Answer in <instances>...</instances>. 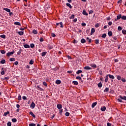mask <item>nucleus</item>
Here are the masks:
<instances>
[{"mask_svg":"<svg viewBox=\"0 0 126 126\" xmlns=\"http://www.w3.org/2000/svg\"><path fill=\"white\" fill-rule=\"evenodd\" d=\"M112 24H113V23H112V22H109L108 23V25H109V26H111V25H112Z\"/></svg>","mask_w":126,"mask_h":126,"instance_id":"64","label":"nucleus"},{"mask_svg":"<svg viewBox=\"0 0 126 126\" xmlns=\"http://www.w3.org/2000/svg\"><path fill=\"white\" fill-rule=\"evenodd\" d=\"M51 35L52 37H56V34H55L54 33H51Z\"/></svg>","mask_w":126,"mask_h":126,"instance_id":"60","label":"nucleus"},{"mask_svg":"<svg viewBox=\"0 0 126 126\" xmlns=\"http://www.w3.org/2000/svg\"><path fill=\"white\" fill-rule=\"evenodd\" d=\"M81 42L82 44H84V43H86V40H85V39L82 38V39L81 40Z\"/></svg>","mask_w":126,"mask_h":126,"instance_id":"15","label":"nucleus"},{"mask_svg":"<svg viewBox=\"0 0 126 126\" xmlns=\"http://www.w3.org/2000/svg\"><path fill=\"white\" fill-rule=\"evenodd\" d=\"M119 98L120 99H122V100H125L126 101V96H122V95H119Z\"/></svg>","mask_w":126,"mask_h":126,"instance_id":"4","label":"nucleus"},{"mask_svg":"<svg viewBox=\"0 0 126 126\" xmlns=\"http://www.w3.org/2000/svg\"><path fill=\"white\" fill-rule=\"evenodd\" d=\"M73 43L74 44H77V41L75 39V40H74L73 41Z\"/></svg>","mask_w":126,"mask_h":126,"instance_id":"58","label":"nucleus"},{"mask_svg":"<svg viewBox=\"0 0 126 126\" xmlns=\"http://www.w3.org/2000/svg\"><path fill=\"white\" fill-rule=\"evenodd\" d=\"M70 18L73 19V18H74V15L72 14Z\"/></svg>","mask_w":126,"mask_h":126,"instance_id":"62","label":"nucleus"},{"mask_svg":"<svg viewBox=\"0 0 126 126\" xmlns=\"http://www.w3.org/2000/svg\"><path fill=\"white\" fill-rule=\"evenodd\" d=\"M32 33H33V34H37L38 32H37L36 30H33L32 31Z\"/></svg>","mask_w":126,"mask_h":126,"instance_id":"32","label":"nucleus"},{"mask_svg":"<svg viewBox=\"0 0 126 126\" xmlns=\"http://www.w3.org/2000/svg\"><path fill=\"white\" fill-rule=\"evenodd\" d=\"M106 109H107V108H106V106H103V107H101L100 110L102 112H105V111H106Z\"/></svg>","mask_w":126,"mask_h":126,"instance_id":"8","label":"nucleus"},{"mask_svg":"<svg viewBox=\"0 0 126 126\" xmlns=\"http://www.w3.org/2000/svg\"><path fill=\"white\" fill-rule=\"evenodd\" d=\"M3 10H5V11H7V12H10V9L6 8H4Z\"/></svg>","mask_w":126,"mask_h":126,"instance_id":"20","label":"nucleus"},{"mask_svg":"<svg viewBox=\"0 0 126 126\" xmlns=\"http://www.w3.org/2000/svg\"><path fill=\"white\" fill-rule=\"evenodd\" d=\"M0 37L1 38H2L3 39H5V35L4 34H2L0 35Z\"/></svg>","mask_w":126,"mask_h":126,"instance_id":"40","label":"nucleus"},{"mask_svg":"<svg viewBox=\"0 0 126 126\" xmlns=\"http://www.w3.org/2000/svg\"><path fill=\"white\" fill-rule=\"evenodd\" d=\"M61 82H61V80H57L56 81V84H58V85L61 84Z\"/></svg>","mask_w":126,"mask_h":126,"instance_id":"19","label":"nucleus"},{"mask_svg":"<svg viewBox=\"0 0 126 126\" xmlns=\"http://www.w3.org/2000/svg\"><path fill=\"white\" fill-rule=\"evenodd\" d=\"M66 6H68V7H69V8H72V6L69 4V3H66Z\"/></svg>","mask_w":126,"mask_h":126,"instance_id":"16","label":"nucleus"},{"mask_svg":"<svg viewBox=\"0 0 126 126\" xmlns=\"http://www.w3.org/2000/svg\"><path fill=\"white\" fill-rule=\"evenodd\" d=\"M121 80H122V82H126V79H125L124 78H122Z\"/></svg>","mask_w":126,"mask_h":126,"instance_id":"48","label":"nucleus"},{"mask_svg":"<svg viewBox=\"0 0 126 126\" xmlns=\"http://www.w3.org/2000/svg\"><path fill=\"white\" fill-rule=\"evenodd\" d=\"M57 26H60L61 28H63V22H61L60 23H56Z\"/></svg>","mask_w":126,"mask_h":126,"instance_id":"2","label":"nucleus"},{"mask_svg":"<svg viewBox=\"0 0 126 126\" xmlns=\"http://www.w3.org/2000/svg\"><path fill=\"white\" fill-rule=\"evenodd\" d=\"M89 13L90 14H92V13H93V10H91L90 11H89Z\"/></svg>","mask_w":126,"mask_h":126,"instance_id":"57","label":"nucleus"},{"mask_svg":"<svg viewBox=\"0 0 126 126\" xmlns=\"http://www.w3.org/2000/svg\"><path fill=\"white\" fill-rule=\"evenodd\" d=\"M0 63L2 64H3L4 63H5V60H2L0 61Z\"/></svg>","mask_w":126,"mask_h":126,"instance_id":"39","label":"nucleus"},{"mask_svg":"<svg viewBox=\"0 0 126 126\" xmlns=\"http://www.w3.org/2000/svg\"><path fill=\"white\" fill-rule=\"evenodd\" d=\"M118 30H119V31H121V30H123V28H122V27L119 26V27H118Z\"/></svg>","mask_w":126,"mask_h":126,"instance_id":"41","label":"nucleus"},{"mask_svg":"<svg viewBox=\"0 0 126 126\" xmlns=\"http://www.w3.org/2000/svg\"><path fill=\"white\" fill-rule=\"evenodd\" d=\"M8 114H9V112H8V111L4 112V115H3L4 117H6V116H7V115H8Z\"/></svg>","mask_w":126,"mask_h":126,"instance_id":"23","label":"nucleus"},{"mask_svg":"<svg viewBox=\"0 0 126 126\" xmlns=\"http://www.w3.org/2000/svg\"><path fill=\"white\" fill-rule=\"evenodd\" d=\"M72 83H73L74 85H78V82L76 81H73Z\"/></svg>","mask_w":126,"mask_h":126,"instance_id":"22","label":"nucleus"},{"mask_svg":"<svg viewBox=\"0 0 126 126\" xmlns=\"http://www.w3.org/2000/svg\"><path fill=\"white\" fill-rule=\"evenodd\" d=\"M91 66H92V67H94V68H96V67H97V65L95 64H92Z\"/></svg>","mask_w":126,"mask_h":126,"instance_id":"24","label":"nucleus"},{"mask_svg":"<svg viewBox=\"0 0 126 126\" xmlns=\"http://www.w3.org/2000/svg\"><path fill=\"white\" fill-rule=\"evenodd\" d=\"M82 73V70H79L76 72L77 74H79V73Z\"/></svg>","mask_w":126,"mask_h":126,"instance_id":"33","label":"nucleus"},{"mask_svg":"<svg viewBox=\"0 0 126 126\" xmlns=\"http://www.w3.org/2000/svg\"><path fill=\"white\" fill-rule=\"evenodd\" d=\"M18 34L19 35H20V36H22V35L24 34V32H19Z\"/></svg>","mask_w":126,"mask_h":126,"instance_id":"28","label":"nucleus"},{"mask_svg":"<svg viewBox=\"0 0 126 126\" xmlns=\"http://www.w3.org/2000/svg\"><path fill=\"white\" fill-rule=\"evenodd\" d=\"M117 79H118V80H121V79H122V77L121 76L118 75L117 76Z\"/></svg>","mask_w":126,"mask_h":126,"instance_id":"30","label":"nucleus"},{"mask_svg":"<svg viewBox=\"0 0 126 126\" xmlns=\"http://www.w3.org/2000/svg\"><path fill=\"white\" fill-rule=\"evenodd\" d=\"M46 54H47V52H42V53L41 54L42 57H45V56H46Z\"/></svg>","mask_w":126,"mask_h":126,"instance_id":"26","label":"nucleus"},{"mask_svg":"<svg viewBox=\"0 0 126 126\" xmlns=\"http://www.w3.org/2000/svg\"><path fill=\"white\" fill-rule=\"evenodd\" d=\"M43 84L44 85V86H48V84L46 82H43Z\"/></svg>","mask_w":126,"mask_h":126,"instance_id":"52","label":"nucleus"},{"mask_svg":"<svg viewBox=\"0 0 126 126\" xmlns=\"http://www.w3.org/2000/svg\"><path fill=\"white\" fill-rule=\"evenodd\" d=\"M104 92H109V88H106L104 90Z\"/></svg>","mask_w":126,"mask_h":126,"instance_id":"42","label":"nucleus"},{"mask_svg":"<svg viewBox=\"0 0 126 126\" xmlns=\"http://www.w3.org/2000/svg\"><path fill=\"white\" fill-rule=\"evenodd\" d=\"M108 35L109 36V37L113 36V32H112L111 31L108 32Z\"/></svg>","mask_w":126,"mask_h":126,"instance_id":"13","label":"nucleus"},{"mask_svg":"<svg viewBox=\"0 0 126 126\" xmlns=\"http://www.w3.org/2000/svg\"><path fill=\"white\" fill-rule=\"evenodd\" d=\"M29 126H36V124L34 123H31L29 124Z\"/></svg>","mask_w":126,"mask_h":126,"instance_id":"46","label":"nucleus"},{"mask_svg":"<svg viewBox=\"0 0 126 126\" xmlns=\"http://www.w3.org/2000/svg\"><path fill=\"white\" fill-rule=\"evenodd\" d=\"M24 48H25L26 49H29L30 48V45L28 44H24Z\"/></svg>","mask_w":126,"mask_h":126,"instance_id":"6","label":"nucleus"},{"mask_svg":"<svg viewBox=\"0 0 126 126\" xmlns=\"http://www.w3.org/2000/svg\"><path fill=\"white\" fill-rule=\"evenodd\" d=\"M14 24L15 25H18L19 26H21V24L19 22H15Z\"/></svg>","mask_w":126,"mask_h":126,"instance_id":"10","label":"nucleus"},{"mask_svg":"<svg viewBox=\"0 0 126 126\" xmlns=\"http://www.w3.org/2000/svg\"><path fill=\"white\" fill-rule=\"evenodd\" d=\"M30 115H31L33 118H36V116H35V114L33 113L31 111L30 112Z\"/></svg>","mask_w":126,"mask_h":126,"instance_id":"14","label":"nucleus"},{"mask_svg":"<svg viewBox=\"0 0 126 126\" xmlns=\"http://www.w3.org/2000/svg\"><path fill=\"white\" fill-rule=\"evenodd\" d=\"M7 126H11V122H8L7 123Z\"/></svg>","mask_w":126,"mask_h":126,"instance_id":"45","label":"nucleus"},{"mask_svg":"<svg viewBox=\"0 0 126 126\" xmlns=\"http://www.w3.org/2000/svg\"><path fill=\"white\" fill-rule=\"evenodd\" d=\"M87 40H89V41H88L89 43H91V42H92V39H90L88 37H87Z\"/></svg>","mask_w":126,"mask_h":126,"instance_id":"31","label":"nucleus"},{"mask_svg":"<svg viewBox=\"0 0 126 126\" xmlns=\"http://www.w3.org/2000/svg\"><path fill=\"white\" fill-rule=\"evenodd\" d=\"M18 99L19 100V101H20L21 100V95H19L18 97Z\"/></svg>","mask_w":126,"mask_h":126,"instance_id":"55","label":"nucleus"},{"mask_svg":"<svg viewBox=\"0 0 126 126\" xmlns=\"http://www.w3.org/2000/svg\"><path fill=\"white\" fill-rule=\"evenodd\" d=\"M48 48L49 49V50H52V49H53V47L52 46L48 45Z\"/></svg>","mask_w":126,"mask_h":126,"instance_id":"54","label":"nucleus"},{"mask_svg":"<svg viewBox=\"0 0 126 126\" xmlns=\"http://www.w3.org/2000/svg\"><path fill=\"white\" fill-rule=\"evenodd\" d=\"M82 13H83V15H86V16H88V13H87L86 10H83Z\"/></svg>","mask_w":126,"mask_h":126,"instance_id":"5","label":"nucleus"},{"mask_svg":"<svg viewBox=\"0 0 126 126\" xmlns=\"http://www.w3.org/2000/svg\"><path fill=\"white\" fill-rule=\"evenodd\" d=\"M22 98H23V100H26V99H27V97H26V96H23L22 97Z\"/></svg>","mask_w":126,"mask_h":126,"instance_id":"63","label":"nucleus"},{"mask_svg":"<svg viewBox=\"0 0 126 126\" xmlns=\"http://www.w3.org/2000/svg\"><path fill=\"white\" fill-rule=\"evenodd\" d=\"M22 52V50L20 49L18 52H17V55H19L20 54H21V52Z\"/></svg>","mask_w":126,"mask_h":126,"instance_id":"43","label":"nucleus"},{"mask_svg":"<svg viewBox=\"0 0 126 126\" xmlns=\"http://www.w3.org/2000/svg\"><path fill=\"white\" fill-rule=\"evenodd\" d=\"M12 123H16L17 122V119L16 118H13L12 119Z\"/></svg>","mask_w":126,"mask_h":126,"instance_id":"21","label":"nucleus"},{"mask_svg":"<svg viewBox=\"0 0 126 126\" xmlns=\"http://www.w3.org/2000/svg\"><path fill=\"white\" fill-rule=\"evenodd\" d=\"M99 26H100V25L99 24V23H97L95 25V28H98V27H99Z\"/></svg>","mask_w":126,"mask_h":126,"instance_id":"44","label":"nucleus"},{"mask_svg":"<svg viewBox=\"0 0 126 126\" xmlns=\"http://www.w3.org/2000/svg\"><path fill=\"white\" fill-rule=\"evenodd\" d=\"M76 79H78V80H81V77L80 76H77L76 77Z\"/></svg>","mask_w":126,"mask_h":126,"instance_id":"51","label":"nucleus"},{"mask_svg":"<svg viewBox=\"0 0 126 126\" xmlns=\"http://www.w3.org/2000/svg\"><path fill=\"white\" fill-rule=\"evenodd\" d=\"M95 44H99V39L95 40Z\"/></svg>","mask_w":126,"mask_h":126,"instance_id":"59","label":"nucleus"},{"mask_svg":"<svg viewBox=\"0 0 126 126\" xmlns=\"http://www.w3.org/2000/svg\"><path fill=\"white\" fill-rule=\"evenodd\" d=\"M30 46L31 48H34L35 47V45H34V44L31 43Z\"/></svg>","mask_w":126,"mask_h":126,"instance_id":"50","label":"nucleus"},{"mask_svg":"<svg viewBox=\"0 0 126 126\" xmlns=\"http://www.w3.org/2000/svg\"><path fill=\"white\" fill-rule=\"evenodd\" d=\"M70 113L69 112H66L65 114V115L66 116V117H68V116H69Z\"/></svg>","mask_w":126,"mask_h":126,"instance_id":"49","label":"nucleus"},{"mask_svg":"<svg viewBox=\"0 0 126 126\" xmlns=\"http://www.w3.org/2000/svg\"><path fill=\"white\" fill-rule=\"evenodd\" d=\"M57 108L59 110H61V109H62V108H63V106L62 105V104H57Z\"/></svg>","mask_w":126,"mask_h":126,"instance_id":"11","label":"nucleus"},{"mask_svg":"<svg viewBox=\"0 0 126 126\" xmlns=\"http://www.w3.org/2000/svg\"><path fill=\"white\" fill-rule=\"evenodd\" d=\"M30 64H33L34 63V61L33 60H31L29 63Z\"/></svg>","mask_w":126,"mask_h":126,"instance_id":"38","label":"nucleus"},{"mask_svg":"<svg viewBox=\"0 0 126 126\" xmlns=\"http://www.w3.org/2000/svg\"><path fill=\"white\" fill-rule=\"evenodd\" d=\"M120 18H122V14H119L117 16V18L115 19V21H118Z\"/></svg>","mask_w":126,"mask_h":126,"instance_id":"3","label":"nucleus"},{"mask_svg":"<svg viewBox=\"0 0 126 126\" xmlns=\"http://www.w3.org/2000/svg\"><path fill=\"white\" fill-rule=\"evenodd\" d=\"M121 18L123 20H126V16H121Z\"/></svg>","mask_w":126,"mask_h":126,"instance_id":"37","label":"nucleus"},{"mask_svg":"<svg viewBox=\"0 0 126 126\" xmlns=\"http://www.w3.org/2000/svg\"><path fill=\"white\" fill-rule=\"evenodd\" d=\"M2 71L1 72V75H3L4 74V70H3V67L2 68Z\"/></svg>","mask_w":126,"mask_h":126,"instance_id":"36","label":"nucleus"},{"mask_svg":"<svg viewBox=\"0 0 126 126\" xmlns=\"http://www.w3.org/2000/svg\"><path fill=\"white\" fill-rule=\"evenodd\" d=\"M1 53L2 54V55H4V54H5V51L1 50Z\"/></svg>","mask_w":126,"mask_h":126,"instance_id":"53","label":"nucleus"},{"mask_svg":"<svg viewBox=\"0 0 126 126\" xmlns=\"http://www.w3.org/2000/svg\"><path fill=\"white\" fill-rule=\"evenodd\" d=\"M94 33H95V29L92 28L91 30V35H92Z\"/></svg>","mask_w":126,"mask_h":126,"instance_id":"12","label":"nucleus"},{"mask_svg":"<svg viewBox=\"0 0 126 126\" xmlns=\"http://www.w3.org/2000/svg\"><path fill=\"white\" fill-rule=\"evenodd\" d=\"M59 113L60 114V115H62V114L63 113V109H60Z\"/></svg>","mask_w":126,"mask_h":126,"instance_id":"61","label":"nucleus"},{"mask_svg":"<svg viewBox=\"0 0 126 126\" xmlns=\"http://www.w3.org/2000/svg\"><path fill=\"white\" fill-rule=\"evenodd\" d=\"M108 75L110 79H115V76L114 75L111 74H108Z\"/></svg>","mask_w":126,"mask_h":126,"instance_id":"7","label":"nucleus"},{"mask_svg":"<svg viewBox=\"0 0 126 126\" xmlns=\"http://www.w3.org/2000/svg\"><path fill=\"white\" fill-rule=\"evenodd\" d=\"M31 108H32V109L35 108V103H34V102H32L31 104Z\"/></svg>","mask_w":126,"mask_h":126,"instance_id":"9","label":"nucleus"},{"mask_svg":"<svg viewBox=\"0 0 126 126\" xmlns=\"http://www.w3.org/2000/svg\"><path fill=\"white\" fill-rule=\"evenodd\" d=\"M118 101H119V102H120V103H122L123 102V100L121 98H118Z\"/></svg>","mask_w":126,"mask_h":126,"instance_id":"56","label":"nucleus"},{"mask_svg":"<svg viewBox=\"0 0 126 126\" xmlns=\"http://www.w3.org/2000/svg\"><path fill=\"white\" fill-rule=\"evenodd\" d=\"M37 88H38V90H40V91H43V89L40 87V86H37Z\"/></svg>","mask_w":126,"mask_h":126,"instance_id":"35","label":"nucleus"},{"mask_svg":"<svg viewBox=\"0 0 126 126\" xmlns=\"http://www.w3.org/2000/svg\"><path fill=\"white\" fill-rule=\"evenodd\" d=\"M85 69H87V70H89L90 69H92L91 67L90 66H87L85 67Z\"/></svg>","mask_w":126,"mask_h":126,"instance_id":"25","label":"nucleus"},{"mask_svg":"<svg viewBox=\"0 0 126 126\" xmlns=\"http://www.w3.org/2000/svg\"><path fill=\"white\" fill-rule=\"evenodd\" d=\"M108 79H109V76L108 75H107L105 77V82H108Z\"/></svg>","mask_w":126,"mask_h":126,"instance_id":"17","label":"nucleus"},{"mask_svg":"<svg viewBox=\"0 0 126 126\" xmlns=\"http://www.w3.org/2000/svg\"><path fill=\"white\" fill-rule=\"evenodd\" d=\"M15 52H14V50H13V51L12 52H8L6 54V56L7 57H10V56H11V55H13V54H14Z\"/></svg>","mask_w":126,"mask_h":126,"instance_id":"1","label":"nucleus"},{"mask_svg":"<svg viewBox=\"0 0 126 126\" xmlns=\"http://www.w3.org/2000/svg\"><path fill=\"white\" fill-rule=\"evenodd\" d=\"M102 38H105L106 37H107V34L104 33L102 35Z\"/></svg>","mask_w":126,"mask_h":126,"instance_id":"34","label":"nucleus"},{"mask_svg":"<svg viewBox=\"0 0 126 126\" xmlns=\"http://www.w3.org/2000/svg\"><path fill=\"white\" fill-rule=\"evenodd\" d=\"M10 62H15V58H12L9 59Z\"/></svg>","mask_w":126,"mask_h":126,"instance_id":"27","label":"nucleus"},{"mask_svg":"<svg viewBox=\"0 0 126 126\" xmlns=\"http://www.w3.org/2000/svg\"><path fill=\"white\" fill-rule=\"evenodd\" d=\"M122 33H123V34H124V35H126V31L125 30H122Z\"/></svg>","mask_w":126,"mask_h":126,"instance_id":"47","label":"nucleus"},{"mask_svg":"<svg viewBox=\"0 0 126 126\" xmlns=\"http://www.w3.org/2000/svg\"><path fill=\"white\" fill-rule=\"evenodd\" d=\"M97 86H98V87H99L100 88H101V87H102V83L101 82L99 83Z\"/></svg>","mask_w":126,"mask_h":126,"instance_id":"29","label":"nucleus"},{"mask_svg":"<svg viewBox=\"0 0 126 126\" xmlns=\"http://www.w3.org/2000/svg\"><path fill=\"white\" fill-rule=\"evenodd\" d=\"M96 105H97V102L93 103V104L92 105V108H94L95 107V106H96Z\"/></svg>","mask_w":126,"mask_h":126,"instance_id":"18","label":"nucleus"}]
</instances>
